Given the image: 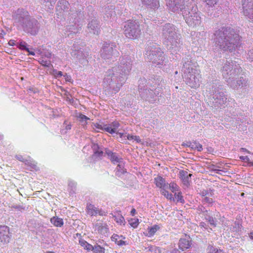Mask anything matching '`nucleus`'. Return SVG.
Returning <instances> with one entry per match:
<instances>
[{"mask_svg":"<svg viewBox=\"0 0 253 253\" xmlns=\"http://www.w3.org/2000/svg\"><path fill=\"white\" fill-rule=\"evenodd\" d=\"M214 35L218 40L220 48L225 50L232 51L235 50L236 44L240 40L239 35L235 34L230 28H222L221 30L216 31Z\"/></svg>","mask_w":253,"mask_h":253,"instance_id":"obj_1","label":"nucleus"},{"mask_svg":"<svg viewBox=\"0 0 253 253\" xmlns=\"http://www.w3.org/2000/svg\"><path fill=\"white\" fill-rule=\"evenodd\" d=\"M124 33L126 37L130 39L138 38L141 34L139 25L136 21H130L125 26Z\"/></svg>","mask_w":253,"mask_h":253,"instance_id":"obj_2","label":"nucleus"},{"mask_svg":"<svg viewBox=\"0 0 253 253\" xmlns=\"http://www.w3.org/2000/svg\"><path fill=\"white\" fill-rule=\"evenodd\" d=\"M150 56V59L156 63L157 65L162 64L164 59V52L160 47H151L150 52H147Z\"/></svg>","mask_w":253,"mask_h":253,"instance_id":"obj_3","label":"nucleus"},{"mask_svg":"<svg viewBox=\"0 0 253 253\" xmlns=\"http://www.w3.org/2000/svg\"><path fill=\"white\" fill-rule=\"evenodd\" d=\"M202 198V202L204 204H207L209 206H211L214 203L213 199V191L209 190H204L200 193Z\"/></svg>","mask_w":253,"mask_h":253,"instance_id":"obj_4","label":"nucleus"},{"mask_svg":"<svg viewBox=\"0 0 253 253\" xmlns=\"http://www.w3.org/2000/svg\"><path fill=\"white\" fill-rule=\"evenodd\" d=\"M244 14L253 18V0H242Z\"/></svg>","mask_w":253,"mask_h":253,"instance_id":"obj_5","label":"nucleus"},{"mask_svg":"<svg viewBox=\"0 0 253 253\" xmlns=\"http://www.w3.org/2000/svg\"><path fill=\"white\" fill-rule=\"evenodd\" d=\"M86 212L90 216H96L98 214L100 216H104L106 215V212L102 211L91 204H87Z\"/></svg>","mask_w":253,"mask_h":253,"instance_id":"obj_6","label":"nucleus"},{"mask_svg":"<svg viewBox=\"0 0 253 253\" xmlns=\"http://www.w3.org/2000/svg\"><path fill=\"white\" fill-rule=\"evenodd\" d=\"M9 228L7 226H0V242L7 243L10 240Z\"/></svg>","mask_w":253,"mask_h":253,"instance_id":"obj_7","label":"nucleus"},{"mask_svg":"<svg viewBox=\"0 0 253 253\" xmlns=\"http://www.w3.org/2000/svg\"><path fill=\"white\" fill-rule=\"evenodd\" d=\"M180 178L182 181L183 183L186 185H190V178L192 176V174H188V172L184 170H181L179 172Z\"/></svg>","mask_w":253,"mask_h":253,"instance_id":"obj_8","label":"nucleus"},{"mask_svg":"<svg viewBox=\"0 0 253 253\" xmlns=\"http://www.w3.org/2000/svg\"><path fill=\"white\" fill-rule=\"evenodd\" d=\"M154 183L157 187L161 189L165 188L167 185L165 179L160 175L154 178Z\"/></svg>","mask_w":253,"mask_h":253,"instance_id":"obj_9","label":"nucleus"},{"mask_svg":"<svg viewBox=\"0 0 253 253\" xmlns=\"http://www.w3.org/2000/svg\"><path fill=\"white\" fill-rule=\"evenodd\" d=\"M120 124L118 122L115 121L112 122L110 125L106 126L105 130L111 134L116 132L117 129L119 127Z\"/></svg>","mask_w":253,"mask_h":253,"instance_id":"obj_10","label":"nucleus"},{"mask_svg":"<svg viewBox=\"0 0 253 253\" xmlns=\"http://www.w3.org/2000/svg\"><path fill=\"white\" fill-rule=\"evenodd\" d=\"M124 239H125V237L123 236H119L116 234H114L111 237L112 241L115 242L118 246H123L126 245V242L124 241Z\"/></svg>","mask_w":253,"mask_h":253,"instance_id":"obj_11","label":"nucleus"},{"mask_svg":"<svg viewBox=\"0 0 253 253\" xmlns=\"http://www.w3.org/2000/svg\"><path fill=\"white\" fill-rule=\"evenodd\" d=\"M167 1V4L170 8H172L173 11L176 9L175 8H178V6L181 3H183L184 0H166Z\"/></svg>","mask_w":253,"mask_h":253,"instance_id":"obj_12","label":"nucleus"},{"mask_svg":"<svg viewBox=\"0 0 253 253\" xmlns=\"http://www.w3.org/2000/svg\"><path fill=\"white\" fill-rule=\"evenodd\" d=\"M178 246L180 250L184 251L189 248L191 244L189 240L186 239H180L179 241Z\"/></svg>","mask_w":253,"mask_h":253,"instance_id":"obj_13","label":"nucleus"},{"mask_svg":"<svg viewBox=\"0 0 253 253\" xmlns=\"http://www.w3.org/2000/svg\"><path fill=\"white\" fill-rule=\"evenodd\" d=\"M50 222L56 227H61L64 224L62 218L55 216L50 219Z\"/></svg>","mask_w":253,"mask_h":253,"instance_id":"obj_14","label":"nucleus"},{"mask_svg":"<svg viewBox=\"0 0 253 253\" xmlns=\"http://www.w3.org/2000/svg\"><path fill=\"white\" fill-rule=\"evenodd\" d=\"M159 229L160 227L158 225H154L153 226L149 227L147 228L148 233L146 234V236L148 237L153 236Z\"/></svg>","mask_w":253,"mask_h":253,"instance_id":"obj_15","label":"nucleus"},{"mask_svg":"<svg viewBox=\"0 0 253 253\" xmlns=\"http://www.w3.org/2000/svg\"><path fill=\"white\" fill-rule=\"evenodd\" d=\"M112 216L117 223L123 225L125 224L126 221L124 217L119 213L117 215H112Z\"/></svg>","mask_w":253,"mask_h":253,"instance_id":"obj_16","label":"nucleus"},{"mask_svg":"<svg viewBox=\"0 0 253 253\" xmlns=\"http://www.w3.org/2000/svg\"><path fill=\"white\" fill-rule=\"evenodd\" d=\"M161 193L166 197L168 200L170 201H174V198H173V195L169 193L168 190L165 189V188L161 189Z\"/></svg>","mask_w":253,"mask_h":253,"instance_id":"obj_17","label":"nucleus"},{"mask_svg":"<svg viewBox=\"0 0 253 253\" xmlns=\"http://www.w3.org/2000/svg\"><path fill=\"white\" fill-rule=\"evenodd\" d=\"M79 243L81 246L87 251H92L93 250V247L84 240H80Z\"/></svg>","mask_w":253,"mask_h":253,"instance_id":"obj_18","label":"nucleus"},{"mask_svg":"<svg viewBox=\"0 0 253 253\" xmlns=\"http://www.w3.org/2000/svg\"><path fill=\"white\" fill-rule=\"evenodd\" d=\"M174 196L177 202H180L183 204L185 203L182 192L180 190L174 193Z\"/></svg>","mask_w":253,"mask_h":253,"instance_id":"obj_19","label":"nucleus"},{"mask_svg":"<svg viewBox=\"0 0 253 253\" xmlns=\"http://www.w3.org/2000/svg\"><path fill=\"white\" fill-rule=\"evenodd\" d=\"M117 167L116 168V174L117 175H120L122 174H123L126 172L125 169H124V165L123 164L119 163Z\"/></svg>","mask_w":253,"mask_h":253,"instance_id":"obj_20","label":"nucleus"},{"mask_svg":"<svg viewBox=\"0 0 253 253\" xmlns=\"http://www.w3.org/2000/svg\"><path fill=\"white\" fill-rule=\"evenodd\" d=\"M169 185V189L173 193H175L180 190L179 186L174 182H170Z\"/></svg>","mask_w":253,"mask_h":253,"instance_id":"obj_21","label":"nucleus"},{"mask_svg":"<svg viewBox=\"0 0 253 253\" xmlns=\"http://www.w3.org/2000/svg\"><path fill=\"white\" fill-rule=\"evenodd\" d=\"M27 43L25 42H21L19 44V48L21 50H25L29 52V55H34L35 52L34 51H30L29 49L26 46Z\"/></svg>","mask_w":253,"mask_h":253,"instance_id":"obj_22","label":"nucleus"},{"mask_svg":"<svg viewBox=\"0 0 253 253\" xmlns=\"http://www.w3.org/2000/svg\"><path fill=\"white\" fill-rule=\"evenodd\" d=\"M190 146L192 149H197L198 151H201L203 150L202 145L199 143L196 142L191 143Z\"/></svg>","mask_w":253,"mask_h":253,"instance_id":"obj_23","label":"nucleus"},{"mask_svg":"<svg viewBox=\"0 0 253 253\" xmlns=\"http://www.w3.org/2000/svg\"><path fill=\"white\" fill-rule=\"evenodd\" d=\"M129 224L133 228H136L139 224V220L137 218H131L128 220Z\"/></svg>","mask_w":253,"mask_h":253,"instance_id":"obj_24","label":"nucleus"},{"mask_svg":"<svg viewBox=\"0 0 253 253\" xmlns=\"http://www.w3.org/2000/svg\"><path fill=\"white\" fill-rule=\"evenodd\" d=\"M98 22L97 20H93L88 25V28L91 30H94L98 27Z\"/></svg>","mask_w":253,"mask_h":253,"instance_id":"obj_25","label":"nucleus"},{"mask_svg":"<svg viewBox=\"0 0 253 253\" xmlns=\"http://www.w3.org/2000/svg\"><path fill=\"white\" fill-rule=\"evenodd\" d=\"M78 118L81 122L83 123L84 122H85L84 124H86V121L90 120V119L88 117H87V116H85L83 114H80L78 115Z\"/></svg>","mask_w":253,"mask_h":253,"instance_id":"obj_26","label":"nucleus"},{"mask_svg":"<svg viewBox=\"0 0 253 253\" xmlns=\"http://www.w3.org/2000/svg\"><path fill=\"white\" fill-rule=\"evenodd\" d=\"M94 253H104L105 249L104 248L101 247L100 246H96L93 247V250Z\"/></svg>","mask_w":253,"mask_h":253,"instance_id":"obj_27","label":"nucleus"},{"mask_svg":"<svg viewBox=\"0 0 253 253\" xmlns=\"http://www.w3.org/2000/svg\"><path fill=\"white\" fill-rule=\"evenodd\" d=\"M110 160L112 163L116 164V163L120 162V159L114 153L110 157Z\"/></svg>","mask_w":253,"mask_h":253,"instance_id":"obj_28","label":"nucleus"},{"mask_svg":"<svg viewBox=\"0 0 253 253\" xmlns=\"http://www.w3.org/2000/svg\"><path fill=\"white\" fill-rule=\"evenodd\" d=\"M207 221L210 223V224L213 227L216 226V220L213 217L209 216L208 218H206Z\"/></svg>","mask_w":253,"mask_h":253,"instance_id":"obj_29","label":"nucleus"},{"mask_svg":"<svg viewBox=\"0 0 253 253\" xmlns=\"http://www.w3.org/2000/svg\"><path fill=\"white\" fill-rule=\"evenodd\" d=\"M208 252L209 253H224L222 250L214 248L212 247H210Z\"/></svg>","mask_w":253,"mask_h":253,"instance_id":"obj_30","label":"nucleus"},{"mask_svg":"<svg viewBox=\"0 0 253 253\" xmlns=\"http://www.w3.org/2000/svg\"><path fill=\"white\" fill-rule=\"evenodd\" d=\"M94 126L96 128L105 130V128L106 127L105 126H107V125H102L99 123H95L94 124Z\"/></svg>","mask_w":253,"mask_h":253,"instance_id":"obj_31","label":"nucleus"},{"mask_svg":"<svg viewBox=\"0 0 253 253\" xmlns=\"http://www.w3.org/2000/svg\"><path fill=\"white\" fill-rule=\"evenodd\" d=\"M218 0H205L207 4L211 6H212L216 4Z\"/></svg>","mask_w":253,"mask_h":253,"instance_id":"obj_32","label":"nucleus"},{"mask_svg":"<svg viewBox=\"0 0 253 253\" xmlns=\"http://www.w3.org/2000/svg\"><path fill=\"white\" fill-rule=\"evenodd\" d=\"M52 74L55 78L62 77L63 74L61 71H58L57 70L53 69Z\"/></svg>","mask_w":253,"mask_h":253,"instance_id":"obj_33","label":"nucleus"},{"mask_svg":"<svg viewBox=\"0 0 253 253\" xmlns=\"http://www.w3.org/2000/svg\"><path fill=\"white\" fill-rule=\"evenodd\" d=\"M248 162L253 166V154L248 156Z\"/></svg>","mask_w":253,"mask_h":253,"instance_id":"obj_34","label":"nucleus"},{"mask_svg":"<svg viewBox=\"0 0 253 253\" xmlns=\"http://www.w3.org/2000/svg\"><path fill=\"white\" fill-rule=\"evenodd\" d=\"M105 153L109 157H110L113 154H114V153L112 152L109 150H106L105 151Z\"/></svg>","mask_w":253,"mask_h":253,"instance_id":"obj_35","label":"nucleus"},{"mask_svg":"<svg viewBox=\"0 0 253 253\" xmlns=\"http://www.w3.org/2000/svg\"><path fill=\"white\" fill-rule=\"evenodd\" d=\"M240 159L245 162H248V156H241Z\"/></svg>","mask_w":253,"mask_h":253,"instance_id":"obj_36","label":"nucleus"},{"mask_svg":"<svg viewBox=\"0 0 253 253\" xmlns=\"http://www.w3.org/2000/svg\"><path fill=\"white\" fill-rule=\"evenodd\" d=\"M127 139L128 140H134V135H130V134H127L126 136Z\"/></svg>","mask_w":253,"mask_h":253,"instance_id":"obj_37","label":"nucleus"},{"mask_svg":"<svg viewBox=\"0 0 253 253\" xmlns=\"http://www.w3.org/2000/svg\"><path fill=\"white\" fill-rule=\"evenodd\" d=\"M134 140L135 141H136L137 142H140V141H141V139H140L139 136H138L134 135Z\"/></svg>","mask_w":253,"mask_h":253,"instance_id":"obj_38","label":"nucleus"},{"mask_svg":"<svg viewBox=\"0 0 253 253\" xmlns=\"http://www.w3.org/2000/svg\"><path fill=\"white\" fill-rule=\"evenodd\" d=\"M212 170H213V171H215L216 173L219 174H221V172L223 171L222 170L219 169H213Z\"/></svg>","mask_w":253,"mask_h":253,"instance_id":"obj_39","label":"nucleus"},{"mask_svg":"<svg viewBox=\"0 0 253 253\" xmlns=\"http://www.w3.org/2000/svg\"><path fill=\"white\" fill-rule=\"evenodd\" d=\"M15 41L13 40H10L9 42H8V44L10 45H15Z\"/></svg>","mask_w":253,"mask_h":253,"instance_id":"obj_40","label":"nucleus"},{"mask_svg":"<svg viewBox=\"0 0 253 253\" xmlns=\"http://www.w3.org/2000/svg\"><path fill=\"white\" fill-rule=\"evenodd\" d=\"M135 213H136V210L134 208H133L130 211V213H131V215L134 216L135 215Z\"/></svg>","mask_w":253,"mask_h":253,"instance_id":"obj_41","label":"nucleus"},{"mask_svg":"<svg viewBox=\"0 0 253 253\" xmlns=\"http://www.w3.org/2000/svg\"><path fill=\"white\" fill-rule=\"evenodd\" d=\"M200 226L201 228H206V224L204 222H202L200 223Z\"/></svg>","mask_w":253,"mask_h":253,"instance_id":"obj_42","label":"nucleus"},{"mask_svg":"<svg viewBox=\"0 0 253 253\" xmlns=\"http://www.w3.org/2000/svg\"><path fill=\"white\" fill-rule=\"evenodd\" d=\"M71 128V124H69V125H67V126H66V129L67 130H69V129H70Z\"/></svg>","mask_w":253,"mask_h":253,"instance_id":"obj_43","label":"nucleus"},{"mask_svg":"<svg viewBox=\"0 0 253 253\" xmlns=\"http://www.w3.org/2000/svg\"><path fill=\"white\" fill-rule=\"evenodd\" d=\"M249 237L252 240H253V231L250 233Z\"/></svg>","mask_w":253,"mask_h":253,"instance_id":"obj_44","label":"nucleus"},{"mask_svg":"<svg viewBox=\"0 0 253 253\" xmlns=\"http://www.w3.org/2000/svg\"><path fill=\"white\" fill-rule=\"evenodd\" d=\"M241 150H242V151H243L244 152H248V153H250L249 151H248L246 148H241Z\"/></svg>","mask_w":253,"mask_h":253,"instance_id":"obj_45","label":"nucleus"},{"mask_svg":"<svg viewBox=\"0 0 253 253\" xmlns=\"http://www.w3.org/2000/svg\"><path fill=\"white\" fill-rule=\"evenodd\" d=\"M17 159L21 161H23V160L22 159V157H21V158L17 157Z\"/></svg>","mask_w":253,"mask_h":253,"instance_id":"obj_46","label":"nucleus"},{"mask_svg":"<svg viewBox=\"0 0 253 253\" xmlns=\"http://www.w3.org/2000/svg\"><path fill=\"white\" fill-rule=\"evenodd\" d=\"M119 134H120V137H123V136L124 135V134L122 133H119Z\"/></svg>","mask_w":253,"mask_h":253,"instance_id":"obj_47","label":"nucleus"},{"mask_svg":"<svg viewBox=\"0 0 253 253\" xmlns=\"http://www.w3.org/2000/svg\"><path fill=\"white\" fill-rule=\"evenodd\" d=\"M45 253H55L53 252H51V251H48V252H46Z\"/></svg>","mask_w":253,"mask_h":253,"instance_id":"obj_48","label":"nucleus"}]
</instances>
